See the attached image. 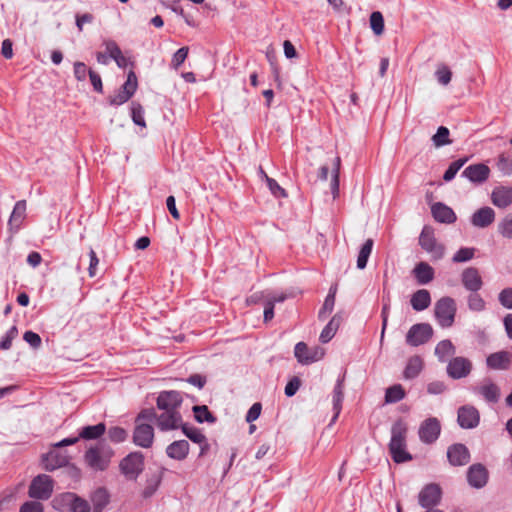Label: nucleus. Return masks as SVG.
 <instances>
[{
  "instance_id": "nucleus-1",
  "label": "nucleus",
  "mask_w": 512,
  "mask_h": 512,
  "mask_svg": "<svg viewBox=\"0 0 512 512\" xmlns=\"http://www.w3.org/2000/svg\"><path fill=\"white\" fill-rule=\"evenodd\" d=\"M182 402V396L178 391H162L158 395L156 404L161 413H156L154 424L159 430H176L182 426L183 419L180 413Z\"/></svg>"
},
{
  "instance_id": "nucleus-2",
  "label": "nucleus",
  "mask_w": 512,
  "mask_h": 512,
  "mask_svg": "<svg viewBox=\"0 0 512 512\" xmlns=\"http://www.w3.org/2000/svg\"><path fill=\"white\" fill-rule=\"evenodd\" d=\"M156 411L153 408L141 410L134 420L133 443L141 448H150L154 442Z\"/></svg>"
},
{
  "instance_id": "nucleus-3",
  "label": "nucleus",
  "mask_w": 512,
  "mask_h": 512,
  "mask_svg": "<svg viewBox=\"0 0 512 512\" xmlns=\"http://www.w3.org/2000/svg\"><path fill=\"white\" fill-rule=\"evenodd\" d=\"M407 430V425L403 420H397L392 425L389 452L393 461L396 463H404L412 460L411 454L406 450Z\"/></svg>"
},
{
  "instance_id": "nucleus-4",
  "label": "nucleus",
  "mask_w": 512,
  "mask_h": 512,
  "mask_svg": "<svg viewBox=\"0 0 512 512\" xmlns=\"http://www.w3.org/2000/svg\"><path fill=\"white\" fill-rule=\"evenodd\" d=\"M114 455L113 449L106 443L99 442L91 446L84 455L85 464L93 471H105Z\"/></svg>"
},
{
  "instance_id": "nucleus-5",
  "label": "nucleus",
  "mask_w": 512,
  "mask_h": 512,
  "mask_svg": "<svg viewBox=\"0 0 512 512\" xmlns=\"http://www.w3.org/2000/svg\"><path fill=\"white\" fill-rule=\"evenodd\" d=\"M456 311V302L449 296L440 298L434 306L435 318L442 328H448L453 325Z\"/></svg>"
},
{
  "instance_id": "nucleus-6",
  "label": "nucleus",
  "mask_w": 512,
  "mask_h": 512,
  "mask_svg": "<svg viewBox=\"0 0 512 512\" xmlns=\"http://www.w3.org/2000/svg\"><path fill=\"white\" fill-rule=\"evenodd\" d=\"M54 489V481L47 474H40L33 478L28 489V495L35 500H48Z\"/></svg>"
},
{
  "instance_id": "nucleus-7",
  "label": "nucleus",
  "mask_w": 512,
  "mask_h": 512,
  "mask_svg": "<svg viewBox=\"0 0 512 512\" xmlns=\"http://www.w3.org/2000/svg\"><path fill=\"white\" fill-rule=\"evenodd\" d=\"M119 468L128 480H136L144 470V456L141 452H131L124 457Z\"/></svg>"
},
{
  "instance_id": "nucleus-8",
  "label": "nucleus",
  "mask_w": 512,
  "mask_h": 512,
  "mask_svg": "<svg viewBox=\"0 0 512 512\" xmlns=\"http://www.w3.org/2000/svg\"><path fill=\"white\" fill-rule=\"evenodd\" d=\"M419 245L431 255L433 260H439L444 256L445 248L437 242L434 230L430 226L423 227L419 236Z\"/></svg>"
},
{
  "instance_id": "nucleus-9",
  "label": "nucleus",
  "mask_w": 512,
  "mask_h": 512,
  "mask_svg": "<svg viewBox=\"0 0 512 512\" xmlns=\"http://www.w3.org/2000/svg\"><path fill=\"white\" fill-rule=\"evenodd\" d=\"M433 336V328L428 323H418L410 327L406 334V343L416 347L427 343Z\"/></svg>"
},
{
  "instance_id": "nucleus-10",
  "label": "nucleus",
  "mask_w": 512,
  "mask_h": 512,
  "mask_svg": "<svg viewBox=\"0 0 512 512\" xmlns=\"http://www.w3.org/2000/svg\"><path fill=\"white\" fill-rule=\"evenodd\" d=\"M442 498V489L436 483L425 485L418 495V503L422 508L429 509L436 507Z\"/></svg>"
},
{
  "instance_id": "nucleus-11",
  "label": "nucleus",
  "mask_w": 512,
  "mask_h": 512,
  "mask_svg": "<svg viewBox=\"0 0 512 512\" xmlns=\"http://www.w3.org/2000/svg\"><path fill=\"white\" fill-rule=\"evenodd\" d=\"M295 357L298 362L303 365H308L313 362L319 361L323 358L325 352L322 347L315 346L309 348L306 343L298 342L294 349Z\"/></svg>"
},
{
  "instance_id": "nucleus-12",
  "label": "nucleus",
  "mask_w": 512,
  "mask_h": 512,
  "mask_svg": "<svg viewBox=\"0 0 512 512\" xmlns=\"http://www.w3.org/2000/svg\"><path fill=\"white\" fill-rule=\"evenodd\" d=\"M441 425L437 418L429 417L424 420L418 430L419 439L425 444L434 443L440 435Z\"/></svg>"
},
{
  "instance_id": "nucleus-13",
  "label": "nucleus",
  "mask_w": 512,
  "mask_h": 512,
  "mask_svg": "<svg viewBox=\"0 0 512 512\" xmlns=\"http://www.w3.org/2000/svg\"><path fill=\"white\" fill-rule=\"evenodd\" d=\"M447 374L452 379H461L467 377L472 370V363L465 357H454L447 365Z\"/></svg>"
},
{
  "instance_id": "nucleus-14",
  "label": "nucleus",
  "mask_w": 512,
  "mask_h": 512,
  "mask_svg": "<svg viewBox=\"0 0 512 512\" xmlns=\"http://www.w3.org/2000/svg\"><path fill=\"white\" fill-rule=\"evenodd\" d=\"M457 421L463 429L475 428L480 421L479 411L474 406L464 405L458 409Z\"/></svg>"
},
{
  "instance_id": "nucleus-15",
  "label": "nucleus",
  "mask_w": 512,
  "mask_h": 512,
  "mask_svg": "<svg viewBox=\"0 0 512 512\" xmlns=\"http://www.w3.org/2000/svg\"><path fill=\"white\" fill-rule=\"evenodd\" d=\"M461 283L469 292H478L483 287V280L479 270L475 267H467L461 273Z\"/></svg>"
},
{
  "instance_id": "nucleus-16",
  "label": "nucleus",
  "mask_w": 512,
  "mask_h": 512,
  "mask_svg": "<svg viewBox=\"0 0 512 512\" xmlns=\"http://www.w3.org/2000/svg\"><path fill=\"white\" fill-rule=\"evenodd\" d=\"M54 502H60L61 504L68 506L72 512L91 511V507L86 500L70 492L61 494L59 497L55 498Z\"/></svg>"
},
{
  "instance_id": "nucleus-17",
  "label": "nucleus",
  "mask_w": 512,
  "mask_h": 512,
  "mask_svg": "<svg viewBox=\"0 0 512 512\" xmlns=\"http://www.w3.org/2000/svg\"><path fill=\"white\" fill-rule=\"evenodd\" d=\"M488 478V470L483 464H473L467 471V481L471 487L477 489L484 487L488 482Z\"/></svg>"
},
{
  "instance_id": "nucleus-18",
  "label": "nucleus",
  "mask_w": 512,
  "mask_h": 512,
  "mask_svg": "<svg viewBox=\"0 0 512 512\" xmlns=\"http://www.w3.org/2000/svg\"><path fill=\"white\" fill-rule=\"evenodd\" d=\"M470 457V452L464 444L456 443L447 449V458L452 466H464L469 463Z\"/></svg>"
},
{
  "instance_id": "nucleus-19",
  "label": "nucleus",
  "mask_w": 512,
  "mask_h": 512,
  "mask_svg": "<svg viewBox=\"0 0 512 512\" xmlns=\"http://www.w3.org/2000/svg\"><path fill=\"white\" fill-rule=\"evenodd\" d=\"M344 380L345 374L339 376L332 392V405L334 415L331 419V424H333L338 419L342 410V403L344 400Z\"/></svg>"
},
{
  "instance_id": "nucleus-20",
  "label": "nucleus",
  "mask_w": 512,
  "mask_h": 512,
  "mask_svg": "<svg viewBox=\"0 0 512 512\" xmlns=\"http://www.w3.org/2000/svg\"><path fill=\"white\" fill-rule=\"evenodd\" d=\"M489 174V167L482 163L470 165L462 172L463 177L474 183L485 182L488 179Z\"/></svg>"
},
{
  "instance_id": "nucleus-21",
  "label": "nucleus",
  "mask_w": 512,
  "mask_h": 512,
  "mask_svg": "<svg viewBox=\"0 0 512 512\" xmlns=\"http://www.w3.org/2000/svg\"><path fill=\"white\" fill-rule=\"evenodd\" d=\"M491 201L498 208L508 207L512 204V187H495L491 193Z\"/></svg>"
},
{
  "instance_id": "nucleus-22",
  "label": "nucleus",
  "mask_w": 512,
  "mask_h": 512,
  "mask_svg": "<svg viewBox=\"0 0 512 512\" xmlns=\"http://www.w3.org/2000/svg\"><path fill=\"white\" fill-rule=\"evenodd\" d=\"M495 220V212L491 207H482L474 212L471 217V223L478 228H485Z\"/></svg>"
},
{
  "instance_id": "nucleus-23",
  "label": "nucleus",
  "mask_w": 512,
  "mask_h": 512,
  "mask_svg": "<svg viewBox=\"0 0 512 512\" xmlns=\"http://www.w3.org/2000/svg\"><path fill=\"white\" fill-rule=\"evenodd\" d=\"M431 212L434 219L440 223L451 224L456 221V214L447 205L437 202L432 205Z\"/></svg>"
},
{
  "instance_id": "nucleus-24",
  "label": "nucleus",
  "mask_w": 512,
  "mask_h": 512,
  "mask_svg": "<svg viewBox=\"0 0 512 512\" xmlns=\"http://www.w3.org/2000/svg\"><path fill=\"white\" fill-rule=\"evenodd\" d=\"M511 358H512V355L510 352L499 351V352L490 354L486 359V363H487V366L491 369L505 370L510 366Z\"/></svg>"
},
{
  "instance_id": "nucleus-25",
  "label": "nucleus",
  "mask_w": 512,
  "mask_h": 512,
  "mask_svg": "<svg viewBox=\"0 0 512 512\" xmlns=\"http://www.w3.org/2000/svg\"><path fill=\"white\" fill-rule=\"evenodd\" d=\"M26 201L19 200L15 203L12 213L10 215L8 225L11 230L18 231L22 222L26 217Z\"/></svg>"
},
{
  "instance_id": "nucleus-26",
  "label": "nucleus",
  "mask_w": 512,
  "mask_h": 512,
  "mask_svg": "<svg viewBox=\"0 0 512 512\" xmlns=\"http://www.w3.org/2000/svg\"><path fill=\"white\" fill-rule=\"evenodd\" d=\"M189 447V443L186 440L174 441L167 446L166 454L171 459L182 461L187 457Z\"/></svg>"
},
{
  "instance_id": "nucleus-27",
  "label": "nucleus",
  "mask_w": 512,
  "mask_h": 512,
  "mask_svg": "<svg viewBox=\"0 0 512 512\" xmlns=\"http://www.w3.org/2000/svg\"><path fill=\"white\" fill-rule=\"evenodd\" d=\"M412 273L420 285L430 283L434 279L435 274L434 269L426 262L418 263Z\"/></svg>"
},
{
  "instance_id": "nucleus-28",
  "label": "nucleus",
  "mask_w": 512,
  "mask_h": 512,
  "mask_svg": "<svg viewBox=\"0 0 512 512\" xmlns=\"http://www.w3.org/2000/svg\"><path fill=\"white\" fill-rule=\"evenodd\" d=\"M343 321V316L341 313L335 314L332 319L328 322V324L322 330L319 340L322 343H328L336 334L340 324Z\"/></svg>"
},
{
  "instance_id": "nucleus-29",
  "label": "nucleus",
  "mask_w": 512,
  "mask_h": 512,
  "mask_svg": "<svg viewBox=\"0 0 512 512\" xmlns=\"http://www.w3.org/2000/svg\"><path fill=\"white\" fill-rule=\"evenodd\" d=\"M411 306L415 311H423L431 304L430 292L426 289L417 290L411 297Z\"/></svg>"
},
{
  "instance_id": "nucleus-30",
  "label": "nucleus",
  "mask_w": 512,
  "mask_h": 512,
  "mask_svg": "<svg viewBox=\"0 0 512 512\" xmlns=\"http://www.w3.org/2000/svg\"><path fill=\"white\" fill-rule=\"evenodd\" d=\"M423 366V359L420 356L410 357L404 369L403 377L407 380L416 378L421 373Z\"/></svg>"
},
{
  "instance_id": "nucleus-31",
  "label": "nucleus",
  "mask_w": 512,
  "mask_h": 512,
  "mask_svg": "<svg viewBox=\"0 0 512 512\" xmlns=\"http://www.w3.org/2000/svg\"><path fill=\"white\" fill-rule=\"evenodd\" d=\"M337 293V285L330 287L328 295L326 296L322 308L319 310L318 317L324 320L330 315L334 309L335 298Z\"/></svg>"
},
{
  "instance_id": "nucleus-32",
  "label": "nucleus",
  "mask_w": 512,
  "mask_h": 512,
  "mask_svg": "<svg viewBox=\"0 0 512 512\" xmlns=\"http://www.w3.org/2000/svg\"><path fill=\"white\" fill-rule=\"evenodd\" d=\"M106 431L104 423H98L92 426H85L79 432V438L85 440H95L100 438Z\"/></svg>"
},
{
  "instance_id": "nucleus-33",
  "label": "nucleus",
  "mask_w": 512,
  "mask_h": 512,
  "mask_svg": "<svg viewBox=\"0 0 512 512\" xmlns=\"http://www.w3.org/2000/svg\"><path fill=\"white\" fill-rule=\"evenodd\" d=\"M455 351V346L448 339L440 341L435 347V355L440 362H446L449 356L455 354Z\"/></svg>"
},
{
  "instance_id": "nucleus-34",
  "label": "nucleus",
  "mask_w": 512,
  "mask_h": 512,
  "mask_svg": "<svg viewBox=\"0 0 512 512\" xmlns=\"http://www.w3.org/2000/svg\"><path fill=\"white\" fill-rule=\"evenodd\" d=\"M479 393L484 397L487 402L496 403L500 398L499 387L492 383L487 382L479 388Z\"/></svg>"
},
{
  "instance_id": "nucleus-35",
  "label": "nucleus",
  "mask_w": 512,
  "mask_h": 512,
  "mask_svg": "<svg viewBox=\"0 0 512 512\" xmlns=\"http://www.w3.org/2000/svg\"><path fill=\"white\" fill-rule=\"evenodd\" d=\"M93 504V512H102L109 502V495L103 488L97 489L91 498Z\"/></svg>"
},
{
  "instance_id": "nucleus-36",
  "label": "nucleus",
  "mask_w": 512,
  "mask_h": 512,
  "mask_svg": "<svg viewBox=\"0 0 512 512\" xmlns=\"http://www.w3.org/2000/svg\"><path fill=\"white\" fill-rule=\"evenodd\" d=\"M374 245L373 239H367L364 244L362 245L358 257H357V268L358 269H364L367 265L369 256L372 252Z\"/></svg>"
},
{
  "instance_id": "nucleus-37",
  "label": "nucleus",
  "mask_w": 512,
  "mask_h": 512,
  "mask_svg": "<svg viewBox=\"0 0 512 512\" xmlns=\"http://www.w3.org/2000/svg\"><path fill=\"white\" fill-rule=\"evenodd\" d=\"M467 306L470 311L482 312L486 309V302L478 292H470L467 296Z\"/></svg>"
},
{
  "instance_id": "nucleus-38",
  "label": "nucleus",
  "mask_w": 512,
  "mask_h": 512,
  "mask_svg": "<svg viewBox=\"0 0 512 512\" xmlns=\"http://www.w3.org/2000/svg\"><path fill=\"white\" fill-rule=\"evenodd\" d=\"M405 390L400 384H395L386 389L385 403H397L404 399Z\"/></svg>"
},
{
  "instance_id": "nucleus-39",
  "label": "nucleus",
  "mask_w": 512,
  "mask_h": 512,
  "mask_svg": "<svg viewBox=\"0 0 512 512\" xmlns=\"http://www.w3.org/2000/svg\"><path fill=\"white\" fill-rule=\"evenodd\" d=\"M194 416L197 422L203 423H214L216 421V418L213 416V414L209 411L207 406H194L193 407Z\"/></svg>"
},
{
  "instance_id": "nucleus-40",
  "label": "nucleus",
  "mask_w": 512,
  "mask_h": 512,
  "mask_svg": "<svg viewBox=\"0 0 512 512\" xmlns=\"http://www.w3.org/2000/svg\"><path fill=\"white\" fill-rule=\"evenodd\" d=\"M449 129L445 126H440L437 129L436 134L432 136V142L435 147H442L445 145L451 144V140L449 139Z\"/></svg>"
},
{
  "instance_id": "nucleus-41",
  "label": "nucleus",
  "mask_w": 512,
  "mask_h": 512,
  "mask_svg": "<svg viewBox=\"0 0 512 512\" xmlns=\"http://www.w3.org/2000/svg\"><path fill=\"white\" fill-rule=\"evenodd\" d=\"M340 166H341V159L339 156H337L334 160L333 167H332V181H331V190L333 197H337L339 194V174H340Z\"/></svg>"
},
{
  "instance_id": "nucleus-42",
  "label": "nucleus",
  "mask_w": 512,
  "mask_h": 512,
  "mask_svg": "<svg viewBox=\"0 0 512 512\" xmlns=\"http://www.w3.org/2000/svg\"><path fill=\"white\" fill-rule=\"evenodd\" d=\"M370 26L375 35H381L384 32V18L381 12L374 11L370 15Z\"/></svg>"
},
{
  "instance_id": "nucleus-43",
  "label": "nucleus",
  "mask_w": 512,
  "mask_h": 512,
  "mask_svg": "<svg viewBox=\"0 0 512 512\" xmlns=\"http://www.w3.org/2000/svg\"><path fill=\"white\" fill-rule=\"evenodd\" d=\"M182 432L194 443H203L205 441V435L195 427H189L188 425L182 423L180 426Z\"/></svg>"
},
{
  "instance_id": "nucleus-44",
  "label": "nucleus",
  "mask_w": 512,
  "mask_h": 512,
  "mask_svg": "<svg viewBox=\"0 0 512 512\" xmlns=\"http://www.w3.org/2000/svg\"><path fill=\"white\" fill-rule=\"evenodd\" d=\"M164 470L165 469H162V471ZM162 473L163 472H161L160 474H155L147 480V485L143 490L144 497H150L157 491L162 481Z\"/></svg>"
},
{
  "instance_id": "nucleus-45",
  "label": "nucleus",
  "mask_w": 512,
  "mask_h": 512,
  "mask_svg": "<svg viewBox=\"0 0 512 512\" xmlns=\"http://www.w3.org/2000/svg\"><path fill=\"white\" fill-rule=\"evenodd\" d=\"M498 232L507 239H512V213L507 214L498 224Z\"/></svg>"
},
{
  "instance_id": "nucleus-46",
  "label": "nucleus",
  "mask_w": 512,
  "mask_h": 512,
  "mask_svg": "<svg viewBox=\"0 0 512 512\" xmlns=\"http://www.w3.org/2000/svg\"><path fill=\"white\" fill-rule=\"evenodd\" d=\"M466 161H467V158H462V159L453 161L449 165V167L447 168V170L445 171V173L443 175L444 181H446V182L451 181L455 177L457 172L463 167V165L466 163Z\"/></svg>"
},
{
  "instance_id": "nucleus-47",
  "label": "nucleus",
  "mask_w": 512,
  "mask_h": 512,
  "mask_svg": "<svg viewBox=\"0 0 512 512\" xmlns=\"http://www.w3.org/2000/svg\"><path fill=\"white\" fill-rule=\"evenodd\" d=\"M475 249L463 247L460 248L453 256L452 261L454 263H462L471 260L474 257Z\"/></svg>"
},
{
  "instance_id": "nucleus-48",
  "label": "nucleus",
  "mask_w": 512,
  "mask_h": 512,
  "mask_svg": "<svg viewBox=\"0 0 512 512\" xmlns=\"http://www.w3.org/2000/svg\"><path fill=\"white\" fill-rule=\"evenodd\" d=\"M107 435H108V438L110 441H112L114 443H121L126 440L128 433L124 428L115 426V427H111L108 430Z\"/></svg>"
},
{
  "instance_id": "nucleus-49",
  "label": "nucleus",
  "mask_w": 512,
  "mask_h": 512,
  "mask_svg": "<svg viewBox=\"0 0 512 512\" xmlns=\"http://www.w3.org/2000/svg\"><path fill=\"white\" fill-rule=\"evenodd\" d=\"M496 166L502 175L508 176L512 173V158L502 154L499 156Z\"/></svg>"
},
{
  "instance_id": "nucleus-50",
  "label": "nucleus",
  "mask_w": 512,
  "mask_h": 512,
  "mask_svg": "<svg viewBox=\"0 0 512 512\" xmlns=\"http://www.w3.org/2000/svg\"><path fill=\"white\" fill-rule=\"evenodd\" d=\"M18 335V329L16 326H12L6 334L3 336V338L0 340V349L1 350H8L12 346V341L17 337Z\"/></svg>"
},
{
  "instance_id": "nucleus-51",
  "label": "nucleus",
  "mask_w": 512,
  "mask_h": 512,
  "mask_svg": "<svg viewBox=\"0 0 512 512\" xmlns=\"http://www.w3.org/2000/svg\"><path fill=\"white\" fill-rule=\"evenodd\" d=\"M137 89V77L133 71H130L127 80L122 85L121 90L128 93L130 97L134 95Z\"/></svg>"
},
{
  "instance_id": "nucleus-52",
  "label": "nucleus",
  "mask_w": 512,
  "mask_h": 512,
  "mask_svg": "<svg viewBox=\"0 0 512 512\" xmlns=\"http://www.w3.org/2000/svg\"><path fill=\"white\" fill-rule=\"evenodd\" d=\"M131 116L132 120L136 125L145 127V120H144V110L142 106L138 103H132L131 106Z\"/></svg>"
},
{
  "instance_id": "nucleus-53",
  "label": "nucleus",
  "mask_w": 512,
  "mask_h": 512,
  "mask_svg": "<svg viewBox=\"0 0 512 512\" xmlns=\"http://www.w3.org/2000/svg\"><path fill=\"white\" fill-rule=\"evenodd\" d=\"M435 76L441 85L446 86L451 81L452 72L450 71V69L447 66L442 65V66L438 67V69L436 70Z\"/></svg>"
},
{
  "instance_id": "nucleus-54",
  "label": "nucleus",
  "mask_w": 512,
  "mask_h": 512,
  "mask_svg": "<svg viewBox=\"0 0 512 512\" xmlns=\"http://www.w3.org/2000/svg\"><path fill=\"white\" fill-rule=\"evenodd\" d=\"M266 184L275 197H286L285 190L277 183V181L269 176H266Z\"/></svg>"
},
{
  "instance_id": "nucleus-55",
  "label": "nucleus",
  "mask_w": 512,
  "mask_h": 512,
  "mask_svg": "<svg viewBox=\"0 0 512 512\" xmlns=\"http://www.w3.org/2000/svg\"><path fill=\"white\" fill-rule=\"evenodd\" d=\"M187 56H188V47H181L173 55L172 66L175 69H178L183 64V62L186 60Z\"/></svg>"
},
{
  "instance_id": "nucleus-56",
  "label": "nucleus",
  "mask_w": 512,
  "mask_h": 512,
  "mask_svg": "<svg viewBox=\"0 0 512 512\" xmlns=\"http://www.w3.org/2000/svg\"><path fill=\"white\" fill-rule=\"evenodd\" d=\"M19 512H44V506L39 501H26L20 506Z\"/></svg>"
},
{
  "instance_id": "nucleus-57",
  "label": "nucleus",
  "mask_w": 512,
  "mask_h": 512,
  "mask_svg": "<svg viewBox=\"0 0 512 512\" xmlns=\"http://www.w3.org/2000/svg\"><path fill=\"white\" fill-rule=\"evenodd\" d=\"M498 300L503 307L512 309V288L503 289L499 293Z\"/></svg>"
},
{
  "instance_id": "nucleus-58",
  "label": "nucleus",
  "mask_w": 512,
  "mask_h": 512,
  "mask_svg": "<svg viewBox=\"0 0 512 512\" xmlns=\"http://www.w3.org/2000/svg\"><path fill=\"white\" fill-rule=\"evenodd\" d=\"M23 339L34 349L39 348L42 343L41 337L37 333L30 330L24 333Z\"/></svg>"
},
{
  "instance_id": "nucleus-59",
  "label": "nucleus",
  "mask_w": 512,
  "mask_h": 512,
  "mask_svg": "<svg viewBox=\"0 0 512 512\" xmlns=\"http://www.w3.org/2000/svg\"><path fill=\"white\" fill-rule=\"evenodd\" d=\"M130 98L131 97L129 96L128 93H125L124 91H122L120 89L114 95H111L109 97V103L112 106H119V105L126 103Z\"/></svg>"
},
{
  "instance_id": "nucleus-60",
  "label": "nucleus",
  "mask_w": 512,
  "mask_h": 512,
  "mask_svg": "<svg viewBox=\"0 0 512 512\" xmlns=\"http://www.w3.org/2000/svg\"><path fill=\"white\" fill-rule=\"evenodd\" d=\"M88 71L85 63L79 61L74 63V76L78 81H84Z\"/></svg>"
},
{
  "instance_id": "nucleus-61",
  "label": "nucleus",
  "mask_w": 512,
  "mask_h": 512,
  "mask_svg": "<svg viewBox=\"0 0 512 512\" xmlns=\"http://www.w3.org/2000/svg\"><path fill=\"white\" fill-rule=\"evenodd\" d=\"M300 385V379L298 377H293L285 386V395L287 397L294 396L298 389L300 388Z\"/></svg>"
},
{
  "instance_id": "nucleus-62",
  "label": "nucleus",
  "mask_w": 512,
  "mask_h": 512,
  "mask_svg": "<svg viewBox=\"0 0 512 512\" xmlns=\"http://www.w3.org/2000/svg\"><path fill=\"white\" fill-rule=\"evenodd\" d=\"M88 75H89V78H90V81H91V84H92L94 90L99 93H102L103 92V84H102V79H101L100 75L91 69L88 71Z\"/></svg>"
},
{
  "instance_id": "nucleus-63",
  "label": "nucleus",
  "mask_w": 512,
  "mask_h": 512,
  "mask_svg": "<svg viewBox=\"0 0 512 512\" xmlns=\"http://www.w3.org/2000/svg\"><path fill=\"white\" fill-rule=\"evenodd\" d=\"M262 406L260 403H254L246 414V421L251 423L258 419L261 413Z\"/></svg>"
},
{
  "instance_id": "nucleus-64",
  "label": "nucleus",
  "mask_w": 512,
  "mask_h": 512,
  "mask_svg": "<svg viewBox=\"0 0 512 512\" xmlns=\"http://www.w3.org/2000/svg\"><path fill=\"white\" fill-rule=\"evenodd\" d=\"M446 390V385L442 381H433L427 385V392L429 394L437 395Z\"/></svg>"
}]
</instances>
